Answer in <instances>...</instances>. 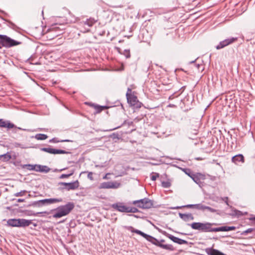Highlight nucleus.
Wrapping results in <instances>:
<instances>
[{"label":"nucleus","mask_w":255,"mask_h":255,"mask_svg":"<svg viewBox=\"0 0 255 255\" xmlns=\"http://www.w3.org/2000/svg\"><path fill=\"white\" fill-rule=\"evenodd\" d=\"M190 132H192V131H191ZM192 133H193L194 134L196 135V134H197V133H198V132H197V130H196V129H194V130H193V132H192Z\"/></svg>","instance_id":"45"},{"label":"nucleus","mask_w":255,"mask_h":255,"mask_svg":"<svg viewBox=\"0 0 255 255\" xmlns=\"http://www.w3.org/2000/svg\"><path fill=\"white\" fill-rule=\"evenodd\" d=\"M60 34H61V33H58L57 34V35H60Z\"/></svg>","instance_id":"55"},{"label":"nucleus","mask_w":255,"mask_h":255,"mask_svg":"<svg viewBox=\"0 0 255 255\" xmlns=\"http://www.w3.org/2000/svg\"><path fill=\"white\" fill-rule=\"evenodd\" d=\"M74 174V171H72L69 174H62L60 175L59 178L60 179H64L66 178H68L69 177L72 176Z\"/></svg>","instance_id":"31"},{"label":"nucleus","mask_w":255,"mask_h":255,"mask_svg":"<svg viewBox=\"0 0 255 255\" xmlns=\"http://www.w3.org/2000/svg\"><path fill=\"white\" fill-rule=\"evenodd\" d=\"M24 200H24V199H18L17 200V202H24Z\"/></svg>","instance_id":"46"},{"label":"nucleus","mask_w":255,"mask_h":255,"mask_svg":"<svg viewBox=\"0 0 255 255\" xmlns=\"http://www.w3.org/2000/svg\"><path fill=\"white\" fill-rule=\"evenodd\" d=\"M21 43V42L15 40L6 35L0 34V49L2 47L9 48Z\"/></svg>","instance_id":"4"},{"label":"nucleus","mask_w":255,"mask_h":255,"mask_svg":"<svg viewBox=\"0 0 255 255\" xmlns=\"http://www.w3.org/2000/svg\"><path fill=\"white\" fill-rule=\"evenodd\" d=\"M27 191L26 190H22L19 192H17L14 194L15 197H20L23 196Z\"/></svg>","instance_id":"32"},{"label":"nucleus","mask_w":255,"mask_h":255,"mask_svg":"<svg viewBox=\"0 0 255 255\" xmlns=\"http://www.w3.org/2000/svg\"><path fill=\"white\" fill-rule=\"evenodd\" d=\"M22 168L26 169L28 170H34V165L32 164H23L21 165Z\"/></svg>","instance_id":"26"},{"label":"nucleus","mask_w":255,"mask_h":255,"mask_svg":"<svg viewBox=\"0 0 255 255\" xmlns=\"http://www.w3.org/2000/svg\"><path fill=\"white\" fill-rule=\"evenodd\" d=\"M205 209L208 210L209 212H210L211 213H217L219 211L218 210L213 209L210 207L203 205L202 210H204Z\"/></svg>","instance_id":"29"},{"label":"nucleus","mask_w":255,"mask_h":255,"mask_svg":"<svg viewBox=\"0 0 255 255\" xmlns=\"http://www.w3.org/2000/svg\"><path fill=\"white\" fill-rule=\"evenodd\" d=\"M194 230H197L203 232H211V227L217 226L218 224L215 223L206 222L205 223L200 222H194L192 224H188Z\"/></svg>","instance_id":"3"},{"label":"nucleus","mask_w":255,"mask_h":255,"mask_svg":"<svg viewBox=\"0 0 255 255\" xmlns=\"http://www.w3.org/2000/svg\"><path fill=\"white\" fill-rule=\"evenodd\" d=\"M167 237L169 239H170L171 240H172L173 242H174L175 243H177L179 245L187 244H188L187 241L182 240V239H179L177 237H174L172 235L168 234L167 236Z\"/></svg>","instance_id":"18"},{"label":"nucleus","mask_w":255,"mask_h":255,"mask_svg":"<svg viewBox=\"0 0 255 255\" xmlns=\"http://www.w3.org/2000/svg\"><path fill=\"white\" fill-rule=\"evenodd\" d=\"M222 200L223 201H224L226 204L227 205H229V203H228V197H223V198H222Z\"/></svg>","instance_id":"40"},{"label":"nucleus","mask_w":255,"mask_h":255,"mask_svg":"<svg viewBox=\"0 0 255 255\" xmlns=\"http://www.w3.org/2000/svg\"><path fill=\"white\" fill-rule=\"evenodd\" d=\"M161 184L162 187L164 188H169L171 185L170 183L168 181H163Z\"/></svg>","instance_id":"34"},{"label":"nucleus","mask_w":255,"mask_h":255,"mask_svg":"<svg viewBox=\"0 0 255 255\" xmlns=\"http://www.w3.org/2000/svg\"><path fill=\"white\" fill-rule=\"evenodd\" d=\"M255 229L254 228H249L246 231H244L242 233L243 235H247L248 233H250L254 231Z\"/></svg>","instance_id":"37"},{"label":"nucleus","mask_w":255,"mask_h":255,"mask_svg":"<svg viewBox=\"0 0 255 255\" xmlns=\"http://www.w3.org/2000/svg\"><path fill=\"white\" fill-rule=\"evenodd\" d=\"M41 169V165L39 164H34V170L37 172H40Z\"/></svg>","instance_id":"38"},{"label":"nucleus","mask_w":255,"mask_h":255,"mask_svg":"<svg viewBox=\"0 0 255 255\" xmlns=\"http://www.w3.org/2000/svg\"><path fill=\"white\" fill-rule=\"evenodd\" d=\"M205 252L208 255H226L219 250L212 248L206 249Z\"/></svg>","instance_id":"19"},{"label":"nucleus","mask_w":255,"mask_h":255,"mask_svg":"<svg viewBox=\"0 0 255 255\" xmlns=\"http://www.w3.org/2000/svg\"><path fill=\"white\" fill-rule=\"evenodd\" d=\"M40 150L44 151L50 154H68L69 152L62 149H57L55 148H52L50 147H42L40 148Z\"/></svg>","instance_id":"14"},{"label":"nucleus","mask_w":255,"mask_h":255,"mask_svg":"<svg viewBox=\"0 0 255 255\" xmlns=\"http://www.w3.org/2000/svg\"><path fill=\"white\" fill-rule=\"evenodd\" d=\"M195 61H196V60L194 61H192L190 62V63H193L195 62Z\"/></svg>","instance_id":"52"},{"label":"nucleus","mask_w":255,"mask_h":255,"mask_svg":"<svg viewBox=\"0 0 255 255\" xmlns=\"http://www.w3.org/2000/svg\"><path fill=\"white\" fill-rule=\"evenodd\" d=\"M131 89L128 88V91H127V93H129L131 94Z\"/></svg>","instance_id":"48"},{"label":"nucleus","mask_w":255,"mask_h":255,"mask_svg":"<svg viewBox=\"0 0 255 255\" xmlns=\"http://www.w3.org/2000/svg\"><path fill=\"white\" fill-rule=\"evenodd\" d=\"M0 128H14L13 132L16 133L17 130H22L24 131L27 130L26 129L22 128L20 127H17L14 124L10 123L9 121H4L1 119H0Z\"/></svg>","instance_id":"8"},{"label":"nucleus","mask_w":255,"mask_h":255,"mask_svg":"<svg viewBox=\"0 0 255 255\" xmlns=\"http://www.w3.org/2000/svg\"><path fill=\"white\" fill-rule=\"evenodd\" d=\"M185 172L186 174H187L189 176V175H191V174H193V173L191 172V170L189 169H185Z\"/></svg>","instance_id":"42"},{"label":"nucleus","mask_w":255,"mask_h":255,"mask_svg":"<svg viewBox=\"0 0 255 255\" xmlns=\"http://www.w3.org/2000/svg\"><path fill=\"white\" fill-rule=\"evenodd\" d=\"M152 174H154V175H152L151 176V180L152 181H155L157 179V178L159 177V174L157 173H152Z\"/></svg>","instance_id":"36"},{"label":"nucleus","mask_w":255,"mask_h":255,"mask_svg":"<svg viewBox=\"0 0 255 255\" xmlns=\"http://www.w3.org/2000/svg\"><path fill=\"white\" fill-rule=\"evenodd\" d=\"M189 176L193 179V180L198 184L201 183V180L205 179V176L201 173H197L196 174H191Z\"/></svg>","instance_id":"16"},{"label":"nucleus","mask_w":255,"mask_h":255,"mask_svg":"<svg viewBox=\"0 0 255 255\" xmlns=\"http://www.w3.org/2000/svg\"><path fill=\"white\" fill-rule=\"evenodd\" d=\"M121 186V184L117 181L104 182L100 184L99 189H117Z\"/></svg>","instance_id":"10"},{"label":"nucleus","mask_w":255,"mask_h":255,"mask_svg":"<svg viewBox=\"0 0 255 255\" xmlns=\"http://www.w3.org/2000/svg\"><path fill=\"white\" fill-rule=\"evenodd\" d=\"M179 217L185 222H188L190 220H193L194 217L192 214H182L179 213Z\"/></svg>","instance_id":"20"},{"label":"nucleus","mask_w":255,"mask_h":255,"mask_svg":"<svg viewBox=\"0 0 255 255\" xmlns=\"http://www.w3.org/2000/svg\"><path fill=\"white\" fill-rule=\"evenodd\" d=\"M232 161L236 164H238L239 163H243L245 162L244 156L241 154H237L232 157Z\"/></svg>","instance_id":"17"},{"label":"nucleus","mask_w":255,"mask_h":255,"mask_svg":"<svg viewBox=\"0 0 255 255\" xmlns=\"http://www.w3.org/2000/svg\"><path fill=\"white\" fill-rule=\"evenodd\" d=\"M183 207H186V208H195V209H198V210H203V205H202V204H189V205H187L183 206Z\"/></svg>","instance_id":"22"},{"label":"nucleus","mask_w":255,"mask_h":255,"mask_svg":"<svg viewBox=\"0 0 255 255\" xmlns=\"http://www.w3.org/2000/svg\"><path fill=\"white\" fill-rule=\"evenodd\" d=\"M75 205L71 202H68L64 205L58 207L53 210L54 212L52 217L54 218H60L68 215L74 208Z\"/></svg>","instance_id":"2"},{"label":"nucleus","mask_w":255,"mask_h":255,"mask_svg":"<svg viewBox=\"0 0 255 255\" xmlns=\"http://www.w3.org/2000/svg\"><path fill=\"white\" fill-rule=\"evenodd\" d=\"M62 201L63 199L61 198L44 199L34 202L33 203V205L36 207H41L45 205L51 204L55 203H59L62 202Z\"/></svg>","instance_id":"7"},{"label":"nucleus","mask_w":255,"mask_h":255,"mask_svg":"<svg viewBox=\"0 0 255 255\" xmlns=\"http://www.w3.org/2000/svg\"><path fill=\"white\" fill-rule=\"evenodd\" d=\"M123 54L125 56L126 58H129L130 57V51L129 49H126L124 51Z\"/></svg>","instance_id":"33"},{"label":"nucleus","mask_w":255,"mask_h":255,"mask_svg":"<svg viewBox=\"0 0 255 255\" xmlns=\"http://www.w3.org/2000/svg\"><path fill=\"white\" fill-rule=\"evenodd\" d=\"M120 126H119V127H117V128H113V129H115L118 128H120Z\"/></svg>","instance_id":"54"},{"label":"nucleus","mask_w":255,"mask_h":255,"mask_svg":"<svg viewBox=\"0 0 255 255\" xmlns=\"http://www.w3.org/2000/svg\"><path fill=\"white\" fill-rule=\"evenodd\" d=\"M63 25H60V26H57V24H56L55 27H53V29H55V31H62L64 29V28L63 27Z\"/></svg>","instance_id":"35"},{"label":"nucleus","mask_w":255,"mask_h":255,"mask_svg":"<svg viewBox=\"0 0 255 255\" xmlns=\"http://www.w3.org/2000/svg\"><path fill=\"white\" fill-rule=\"evenodd\" d=\"M126 228L128 230H130L132 233H135L139 235H140L145 238L147 241H149L157 247L170 251H173L174 250V248L172 245H164L162 244V243L165 242V240L163 239H161L160 241H158L157 239L150 235H147L140 230L133 229L131 226L127 227Z\"/></svg>","instance_id":"1"},{"label":"nucleus","mask_w":255,"mask_h":255,"mask_svg":"<svg viewBox=\"0 0 255 255\" xmlns=\"http://www.w3.org/2000/svg\"><path fill=\"white\" fill-rule=\"evenodd\" d=\"M181 208V207H177L172 208V209H179Z\"/></svg>","instance_id":"51"},{"label":"nucleus","mask_w":255,"mask_h":255,"mask_svg":"<svg viewBox=\"0 0 255 255\" xmlns=\"http://www.w3.org/2000/svg\"><path fill=\"white\" fill-rule=\"evenodd\" d=\"M128 215L129 216H132V217H134L136 218H137L138 217L137 215H134V214H129Z\"/></svg>","instance_id":"47"},{"label":"nucleus","mask_w":255,"mask_h":255,"mask_svg":"<svg viewBox=\"0 0 255 255\" xmlns=\"http://www.w3.org/2000/svg\"><path fill=\"white\" fill-rule=\"evenodd\" d=\"M35 137L37 140H45L47 138L48 136L45 134L38 133L36 134Z\"/></svg>","instance_id":"24"},{"label":"nucleus","mask_w":255,"mask_h":255,"mask_svg":"<svg viewBox=\"0 0 255 255\" xmlns=\"http://www.w3.org/2000/svg\"><path fill=\"white\" fill-rule=\"evenodd\" d=\"M69 141H72V140H70L69 139H64V140H59L57 138H56V137L53 138L52 139H51L49 140L50 142H53V143H58L59 142H69Z\"/></svg>","instance_id":"27"},{"label":"nucleus","mask_w":255,"mask_h":255,"mask_svg":"<svg viewBox=\"0 0 255 255\" xmlns=\"http://www.w3.org/2000/svg\"><path fill=\"white\" fill-rule=\"evenodd\" d=\"M132 204L143 209H149L153 207V201L147 198L133 201Z\"/></svg>","instance_id":"6"},{"label":"nucleus","mask_w":255,"mask_h":255,"mask_svg":"<svg viewBox=\"0 0 255 255\" xmlns=\"http://www.w3.org/2000/svg\"><path fill=\"white\" fill-rule=\"evenodd\" d=\"M50 170V168L46 165H41L40 172L48 173Z\"/></svg>","instance_id":"28"},{"label":"nucleus","mask_w":255,"mask_h":255,"mask_svg":"<svg viewBox=\"0 0 255 255\" xmlns=\"http://www.w3.org/2000/svg\"><path fill=\"white\" fill-rule=\"evenodd\" d=\"M236 228L234 226H222L218 228H213L211 227V232H227L235 230Z\"/></svg>","instance_id":"15"},{"label":"nucleus","mask_w":255,"mask_h":255,"mask_svg":"<svg viewBox=\"0 0 255 255\" xmlns=\"http://www.w3.org/2000/svg\"><path fill=\"white\" fill-rule=\"evenodd\" d=\"M88 178L89 179H90V180H93V173L90 172H89L88 174V176H87Z\"/></svg>","instance_id":"41"},{"label":"nucleus","mask_w":255,"mask_h":255,"mask_svg":"<svg viewBox=\"0 0 255 255\" xmlns=\"http://www.w3.org/2000/svg\"><path fill=\"white\" fill-rule=\"evenodd\" d=\"M31 223V220L24 219H11L7 221V224L9 226L13 227H25L28 226Z\"/></svg>","instance_id":"5"},{"label":"nucleus","mask_w":255,"mask_h":255,"mask_svg":"<svg viewBox=\"0 0 255 255\" xmlns=\"http://www.w3.org/2000/svg\"><path fill=\"white\" fill-rule=\"evenodd\" d=\"M97 20L95 19L94 18L90 17L87 19L85 22V24L88 25L90 27H91L97 22Z\"/></svg>","instance_id":"23"},{"label":"nucleus","mask_w":255,"mask_h":255,"mask_svg":"<svg viewBox=\"0 0 255 255\" xmlns=\"http://www.w3.org/2000/svg\"><path fill=\"white\" fill-rule=\"evenodd\" d=\"M237 40V38L232 37L226 39L221 41L219 44L216 46V48L218 50L224 48L225 47L234 43Z\"/></svg>","instance_id":"13"},{"label":"nucleus","mask_w":255,"mask_h":255,"mask_svg":"<svg viewBox=\"0 0 255 255\" xmlns=\"http://www.w3.org/2000/svg\"><path fill=\"white\" fill-rule=\"evenodd\" d=\"M16 144L17 145L16 146H20V144H19V143H16Z\"/></svg>","instance_id":"53"},{"label":"nucleus","mask_w":255,"mask_h":255,"mask_svg":"<svg viewBox=\"0 0 255 255\" xmlns=\"http://www.w3.org/2000/svg\"><path fill=\"white\" fill-rule=\"evenodd\" d=\"M108 174H107L106 175H105L103 177V179H108L107 175H108Z\"/></svg>","instance_id":"49"},{"label":"nucleus","mask_w":255,"mask_h":255,"mask_svg":"<svg viewBox=\"0 0 255 255\" xmlns=\"http://www.w3.org/2000/svg\"><path fill=\"white\" fill-rule=\"evenodd\" d=\"M41 213H43V212H40V213H37V214H41ZM44 213H45V214H48V213L47 212H44Z\"/></svg>","instance_id":"50"},{"label":"nucleus","mask_w":255,"mask_h":255,"mask_svg":"<svg viewBox=\"0 0 255 255\" xmlns=\"http://www.w3.org/2000/svg\"><path fill=\"white\" fill-rule=\"evenodd\" d=\"M108 108V107L107 106H99V105H96L95 106V109L96 110L97 113H99L101 112L102 111L107 109Z\"/></svg>","instance_id":"25"},{"label":"nucleus","mask_w":255,"mask_h":255,"mask_svg":"<svg viewBox=\"0 0 255 255\" xmlns=\"http://www.w3.org/2000/svg\"><path fill=\"white\" fill-rule=\"evenodd\" d=\"M0 18L1 19H2L3 20L6 21H7L11 25H12V26H14L15 25L12 22H11V21H10L9 20H6V19H4L3 18H2L1 17H0Z\"/></svg>","instance_id":"43"},{"label":"nucleus","mask_w":255,"mask_h":255,"mask_svg":"<svg viewBox=\"0 0 255 255\" xmlns=\"http://www.w3.org/2000/svg\"><path fill=\"white\" fill-rule=\"evenodd\" d=\"M11 158V155L7 152L5 154L0 155V160L3 162H6L9 161Z\"/></svg>","instance_id":"21"},{"label":"nucleus","mask_w":255,"mask_h":255,"mask_svg":"<svg viewBox=\"0 0 255 255\" xmlns=\"http://www.w3.org/2000/svg\"><path fill=\"white\" fill-rule=\"evenodd\" d=\"M111 207L114 210L120 212L128 213V206H126L123 202H117L111 205Z\"/></svg>","instance_id":"12"},{"label":"nucleus","mask_w":255,"mask_h":255,"mask_svg":"<svg viewBox=\"0 0 255 255\" xmlns=\"http://www.w3.org/2000/svg\"><path fill=\"white\" fill-rule=\"evenodd\" d=\"M59 184L64 186L61 188V189H65L67 191L74 190L79 187V182L78 180L69 183L62 182L59 183Z\"/></svg>","instance_id":"9"},{"label":"nucleus","mask_w":255,"mask_h":255,"mask_svg":"<svg viewBox=\"0 0 255 255\" xmlns=\"http://www.w3.org/2000/svg\"><path fill=\"white\" fill-rule=\"evenodd\" d=\"M126 97L128 104H130L131 106H135L136 107H141V103L138 101L136 96L132 95L129 93H127Z\"/></svg>","instance_id":"11"},{"label":"nucleus","mask_w":255,"mask_h":255,"mask_svg":"<svg viewBox=\"0 0 255 255\" xmlns=\"http://www.w3.org/2000/svg\"><path fill=\"white\" fill-rule=\"evenodd\" d=\"M195 66L198 69L199 71L200 70V68L202 67V69L201 70L202 71L204 70V68L202 65H200L199 64H195Z\"/></svg>","instance_id":"39"},{"label":"nucleus","mask_w":255,"mask_h":255,"mask_svg":"<svg viewBox=\"0 0 255 255\" xmlns=\"http://www.w3.org/2000/svg\"><path fill=\"white\" fill-rule=\"evenodd\" d=\"M66 169H67V168H62V169H55L54 171L55 172H61L62 171Z\"/></svg>","instance_id":"44"},{"label":"nucleus","mask_w":255,"mask_h":255,"mask_svg":"<svg viewBox=\"0 0 255 255\" xmlns=\"http://www.w3.org/2000/svg\"><path fill=\"white\" fill-rule=\"evenodd\" d=\"M139 212V210L135 207H129L128 213H135Z\"/></svg>","instance_id":"30"}]
</instances>
